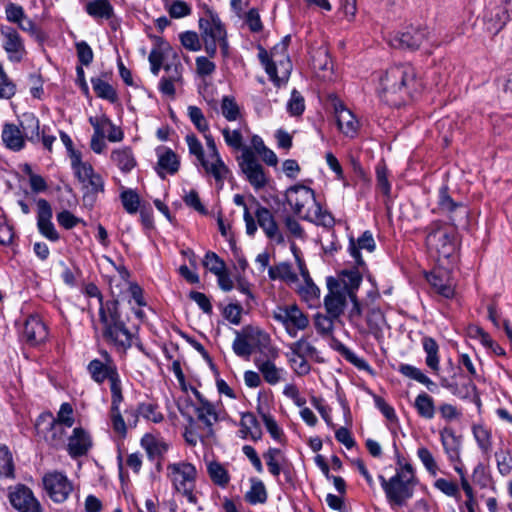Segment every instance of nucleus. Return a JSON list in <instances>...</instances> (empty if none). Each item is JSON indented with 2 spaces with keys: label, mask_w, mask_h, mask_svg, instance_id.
I'll return each mask as SVG.
<instances>
[{
  "label": "nucleus",
  "mask_w": 512,
  "mask_h": 512,
  "mask_svg": "<svg viewBox=\"0 0 512 512\" xmlns=\"http://www.w3.org/2000/svg\"><path fill=\"white\" fill-rule=\"evenodd\" d=\"M438 210L448 216L451 225L433 221L426 228V246L432 256L448 259L457 247L456 227L466 224L469 211L462 202L452 199L448 187L442 186L438 193Z\"/></svg>",
  "instance_id": "obj_1"
},
{
  "label": "nucleus",
  "mask_w": 512,
  "mask_h": 512,
  "mask_svg": "<svg viewBox=\"0 0 512 512\" xmlns=\"http://www.w3.org/2000/svg\"><path fill=\"white\" fill-rule=\"evenodd\" d=\"M119 305L117 299L106 301L99 308V320L104 341L125 352L132 346L133 335L121 318Z\"/></svg>",
  "instance_id": "obj_2"
},
{
  "label": "nucleus",
  "mask_w": 512,
  "mask_h": 512,
  "mask_svg": "<svg viewBox=\"0 0 512 512\" xmlns=\"http://www.w3.org/2000/svg\"><path fill=\"white\" fill-rule=\"evenodd\" d=\"M417 84L415 68L409 63H402L391 66L380 77L379 93L387 103L395 105L398 101L390 96L398 95L399 99L412 96V92L417 90Z\"/></svg>",
  "instance_id": "obj_3"
},
{
  "label": "nucleus",
  "mask_w": 512,
  "mask_h": 512,
  "mask_svg": "<svg viewBox=\"0 0 512 512\" xmlns=\"http://www.w3.org/2000/svg\"><path fill=\"white\" fill-rule=\"evenodd\" d=\"M378 478L392 509L405 506L413 497L416 485L411 484L409 480H404L399 475H394L389 479L379 475Z\"/></svg>",
  "instance_id": "obj_4"
},
{
  "label": "nucleus",
  "mask_w": 512,
  "mask_h": 512,
  "mask_svg": "<svg viewBox=\"0 0 512 512\" xmlns=\"http://www.w3.org/2000/svg\"><path fill=\"white\" fill-rule=\"evenodd\" d=\"M72 168L85 189L83 202L85 205L93 206L96 202L97 194L104 191V181L102 177L95 173L92 165L87 162L81 161Z\"/></svg>",
  "instance_id": "obj_5"
},
{
  "label": "nucleus",
  "mask_w": 512,
  "mask_h": 512,
  "mask_svg": "<svg viewBox=\"0 0 512 512\" xmlns=\"http://www.w3.org/2000/svg\"><path fill=\"white\" fill-rule=\"evenodd\" d=\"M429 34L427 27L410 25L394 34L389 42L395 49L416 51L428 40Z\"/></svg>",
  "instance_id": "obj_6"
},
{
  "label": "nucleus",
  "mask_w": 512,
  "mask_h": 512,
  "mask_svg": "<svg viewBox=\"0 0 512 512\" xmlns=\"http://www.w3.org/2000/svg\"><path fill=\"white\" fill-rule=\"evenodd\" d=\"M273 318L283 324L287 333L295 337L298 330H304L309 325L308 317L297 305L277 306Z\"/></svg>",
  "instance_id": "obj_7"
},
{
  "label": "nucleus",
  "mask_w": 512,
  "mask_h": 512,
  "mask_svg": "<svg viewBox=\"0 0 512 512\" xmlns=\"http://www.w3.org/2000/svg\"><path fill=\"white\" fill-rule=\"evenodd\" d=\"M35 427L43 434L45 441L53 448H59L65 443V426L54 421L52 413H42L36 420Z\"/></svg>",
  "instance_id": "obj_8"
},
{
  "label": "nucleus",
  "mask_w": 512,
  "mask_h": 512,
  "mask_svg": "<svg viewBox=\"0 0 512 512\" xmlns=\"http://www.w3.org/2000/svg\"><path fill=\"white\" fill-rule=\"evenodd\" d=\"M238 160L241 171L255 189L258 190L266 186L267 177L264 168L250 148L245 147Z\"/></svg>",
  "instance_id": "obj_9"
},
{
  "label": "nucleus",
  "mask_w": 512,
  "mask_h": 512,
  "mask_svg": "<svg viewBox=\"0 0 512 512\" xmlns=\"http://www.w3.org/2000/svg\"><path fill=\"white\" fill-rule=\"evenodd\" d=\"M42 481L46 493L57 503L64 502L73 489L66 475L58 471L46 473Z\"/></svg>",
  "instance_id": "obj_10"
},
{
  "label": "nucleus",
  "mask_w": 512,
  "mask_h": 512,
  "mask_svg": "<svg viewBox=\"0 0 512 512\" xmlns=\"http://www.w3.org/2000/svg\"><path fill=\"white\" fill-rule=\"evenodd\" d=\"M100 354L102 360L94 359L90 361L87 369L95 382L101 384L108 379L111 383L114 379L119 378L117 367L106 350H102Z\"/></svg>",
  "instance_id": "obj_11"
},
{
  "label": "nucleus",
  "mask_w": 512,
  "mask_h": 512,
  "mask_svg": "<svg viewBox=\"0 0 512 512\" xmlns=\"http://www.w3.org/2000/svg\"><path fill=\"white\" fill-rule=\"evenodd\" d=\"M327 287L329 292L324 298L326 312L338 319L344 312L348 295L341 291L340 283L333 277L327 279Z\"/></svg>",
  "instance_id": "obj_12"
},
{
  "label": "nucleus",
  "mask_w": 512,
  "mask_h": 512,
  "mask_svg": "<svg viewBox=\"0 0 512 512\" xmlns=\"http://www.w3.org/2000/svg\"><path fill=\"white\" fill-rule=\"evenodd\" d=\"M9 501L19 512H42L40 503L25 485H17L9 493Z\"/></svg>",
  "instance_id": "obj_13"
},
{
  "label": "nucleus",
  "mask_w": 512,
  "mask_h": 512,
  "mask_svg": "<svg viewBox=\"0 0 512 512\" xmlns=\"http://www.w3.org/2000/svg\"><path fill=\"white\" fill-rule=\"evenodd\" d=\"M1 35L4 38L3 49L7 53L8 59L13 63L21 62L26 50L19 33L12 27L4 26L1 28Z\"/></svg>",
  "instance_id": "obj_14"
},
{
  "label": "nucleus",
  "mask_w": 512,
  "mask_h": 512,
  "mask_svg": "<svg viewBox=\"0 0 512 512\" xmlns=\"http://www.w3.org/2000/svg\"><path fill=\"white\" fill-rule=\"evenodd\" d=\"M257 206L258 207L255 211L257 224L263 230L268 239L274 240L277 244H283L285 242L284 236L281 233L271 211L268 208L261 206L259 203Z\"/></svg>",
  "instance_id": "obj_15"
},
{
  "label": "nucleus",
  "mask_w": 512,
  "mask_h": 512,
  "mask_svg": "<svg viewBox=\"0 0 512 512\" xmlns=\"http://www.w3.org/2000/svg\"><path fill=\"white\" fill-rule=\"evenodd\" d=\"M286 202L295 215H300L303 208L310 202H315L314 190L302 184L291 186L286 191Z\"/></svg>",
  "instance_id": "obj_16"
},
{
  "label": "nucleus",
  "mask_w": 512,
  "mask_h": 512,
  "mask_svg": "<svg viewBox=\"0 0 512 512\" xmlns=\"http://www.w3.org/2000/svg\"><path fill=\"white\" fill-rule=\"evenodd\" d=\"M37 226L39 232L48 240L56 242L59 240V234L56 231L52 219V208L46 199L37 201Z\"/></svg>",
  "instance_id": "obj_17"
},
{
  "label": "nucleus",
  "mask_w": 512,
  "mask_h": 512,
  "mask_svg": "<svg viewBox=\"0 0 512 512\" xmlns=\"http://www.w3.org/2000/svg\"><path fill=\"white\" fill-rule=\"evenodd\" d=\"M48 336L46 325L38 316H29L23 326L22 338L30 346L43 343Z\"/></svg>",
  "instance_id": "obj_18"
},
{
  "label": "nucleus",
  "mask_w": 512,
  "mask_h": 512,
  "mask_svg": "<svg viewBox=\"0 0 512 512\" xmlns=\"http://www.w3.org/2000/svg\"><path fill=\"white\" fill-rule=\"evenodd\" d=\"M92 447L90 434L82 427L73 429L68 437L67 452L72 458L84 456Z\"/></svg>",
  "instance_id": "obj_19"
},
{
  "label": "nucleus",
  "mask_w": 512,
  "mask_h": 512,
  "mask_svg": "<svg viewBox=\"0 0 512 512\" xmlns=\"http://www.w3.org/2000/svg\"><path fill=\"white\" fill-rule=\"evenodd\" d=\"M168 470L171 473L175 489L195 483L197 471L191 463L181 462L170 464L168 465Z\"/></svg>",
  "instance_id": "obj_20"
},
{
  "label": "nucleus",
  "mask_w": 512,
  "mask_h": 512,
  "mask_svg": "<svg viewBox=\"0 0 512 512\" xmlns=\"http://www.w3.org/2000/svg\"><path fill=\"white\" fill-rule=\"evenodd\" d=\"M158 162L156 171L161 179H165L166 171L169 174H175L180 167V161L177 154L170 148L159 147L157 149Z\"/></svg>",
  "instance_id": "obj_21"
},
{
  "label": "nucleus",
  "mask_w": 512,
  "mask_h": 512,
  "mask_svg": "<svg viewBox=\"0 0 512 512\" xmlns=\"http://www.w3.org/2000/svg\"><path fill=\"white\" fill-rule=\"evenodd\" d=\"M441 443L448 459L453 463H461V438L455 435L453 429L445 427L440 431Z\"/></svg>",
  "instance_id": "obj_22"
},
{
  "label": "nucleus",
  "mask_w": 512,
  "mask_h": 512,
  "mask_svg": "<svg viewBox=\"0 0 512 512\" xmlns=\"http://www.w3.org/2000/svg\"><path fill=\"white\" fill-rule=\"evenodd\" d=\"M19 125L26 140L32 143L40 142V122L33 113H23L20 117Z\"/></svg>",
  "instance_id": "obj_23"
},
{
  "label": "nucleus",
  "mask_w": 512,
  "mask_h": 512,
  "mask_svg": "<svg viewBox=\"0 0 512 512\" xmlns=\"http://www.w3.org/2000/svg\"><path fill=\"white\" fill-rule=\"evenodd\" d=\"M427 281L440 296L450 299L455 294V289L448 276L444 272H432L427 275Z\"/></svg>",
  "instance_id": "obj_24"
},
{
  "label": "nucleus",
  "mask_w": 512,
  "mask_h": 512,
  "mask_svg": "<svg viewBox=\"0 0 512 512\" xmlns=\"http://www.w3.org/2000/svg\"><path fill=\"white\" fill-rule=\"evenodd\" d=\"M2 140L7 148L20 151L25 146V138L20 128L11 123H6L2 130Z\"/></svg>",
  "instance_id": "obj_25"
},
{
  "label": "nucleus",
  "mask_w": 512,
  "mask_h": 512,
  "mask_svg": "<svg viewBox=\"0 0 512 512\" xmlns=\"http://www.w3.org/2000/svg\"><path fill=\"white\" fill-rule=\"evenodd\" d=\"M336 121L339 130L347 136H353L356 133L358 122L353 113L347 108L336 107Z\"/></svg>",
  "instance_id": "obj_26"
},
{
  "label": "nucleus",
  "mask_w": 512,
  "mask_h": 512,
  "mask_svg": "<svg viewBox=\"0 0 512 512\" xmlns=\"http://www.w3.org/2000/svg\"><path fill=\"white\" fill-rule=\"evenodd\" d=\"M241 432L244 438L249 435L253 441H258L262 437V430L259 421L251 412H245L241 415Z\"/></svg>",
  "instance_id": "obj_27"
},
{
  "label": "nucleus",
  "mask_w": 512,
  "mask_h": 512,
  "mask_svg": "<svg viewBox=\"0 0 512 512\" xmlns=\"http://www.w3.org/2000/svg\"><path fill=\"white\" fill-rule=\"evenodd\" d=\"M340 284H343L341 291H344L348 296L356 294V290L359 288L362 282V275L357 269L343 270L339 274Z\"/></svg>",
  "instance_id": "obj_28"
},
{
  "label": "nucleus",
  "mask_w": 512,
  "mask_h": 512,
  "mask_svg": "<svg viewBox=\"0 0 512 512\" xmlns=\"http://www.w3.org/2000/svg\"><path fill=\"white\" fill-rule=\"evenodd\" d=\"M111 160L118 166L122 172H130L136 165L133 153L130 148L114 150L111 153Z\"/></svg>",
  "instance_id": "obj_29"
},
{
  "label": "nucleus",
  "mask_w": 512,
  "mask_h": 512,
  "mask_svg": "<svg viewBox=\"0 0 512 512\" xmlns=\"http://www.w3.org/2000/svg\"><path fill=\"white\" fill-rule=\"evenodd\" d=\"M488 22L491 24L489 30H494V33H498L506 23L509 21V13L506 6H497L485 16Z\"/></svg>",
  "instance_id": "obj_30"
},
{
  "label": "nucleus",
  "mask_w": 512,
  "mask_h": 512,
  "mask_svg": "<svg viewBox=\"0 0 512 512\" xmlns=\"http://www.w3.org/2000/svg\"><path fill=\"white\" fill-rule=\"evenodd\" d=\"M235 334L242 335L247 341L256 342L258 346L262 347H266L270 342V337L267 333L252 325L244 326L241 332L235 331Z\"/></svg>",
  "instance_id": "obj_31"
},
{
  "label": "nucleus",
  "mask_w": 512,
  "mask_h": 512,
  "mask_svg": "<svg viewBox=\"0 0 512 512\" xmlns=\"http://www.w3.org/2000/svg\"><path fill=\"white\" fill-rule=\"evenodd\" d=\"M267 490L264 483L256 478L251 479L250 490L246 492L245 499L250 504L265 503L267 501Z\"/></svg>",
  "instance_id": "obj_32"
},
{
  "label": "nucleus",
  "mask_w": 512,
  "mask_h": 512,
  "mask_svg": "<svg viewBox=\"0 0 512 512\" xmlns=\"http://www.w3.org/2000/svg\"><path fill=\"white\" fill-rule=\"evenodd\" d=\"M86 12L94 18L109 19L113 15V7L108 0H93L86 4Z\"/></svg>",
  "instance_id": "obj_33"
},
{
  "label": "nucleus",
  "mask_w": 512,
  "mask_h": 512,
  "mask_svg": "<svg viewBox=\"0 0 512 512\" xmlns=\"http://www.w3.org/2000/svg\"><path fill=\"white\" fill-rule=\"evenodd\" d=\"M257 368L261 372L264 380L270 384L275 385L281 380V369L277 368L271 360L255 361Z\"/></svg>",
  "instance_id": "obj_34"
},
{
  "label": "nucleus",
  "mask_w": 512,
  "mask_h": 512,
  "mask_svg": "<svg viewBox=\"0 0 512 512\" xmlns=\"http://www.w3.org/2000/svg\"><path fill=\"white\" fill-rule=\"evenodd\" d=\"M423 349L426 352V364L433 371L439 370V357L438 350L439 346L434 338L432 337H424L422 339Z\"/></svg>",
  "instance_id": "obj_35"
},
{
  "label": "nucleus",
  "mask_w": 512,
  "mask_h": 512,
  "mask_svg": "<svg viewBox=\"0 0 512 512\" xmlns=\"http://www.w3.org/2000/svg\"><path fill=\"white\" fill-rule=\"evenodd\" d=\"M141 445L146 450L150 459L162 456L168 450L166 443L158 441L148 434L141 439Z\"/></svg>",
  "instance_id": "obj_36"
},
{
  "label": "nucleus",
  "mask_w": 512,
  "mask_h": 512,
  "mask_svg": "<svg viewBox=\"0 0 512 512\" xmlns=\"http://www.w3.org/2000/svg\"><path fill=\"white\" fill-rule=\"evenodd\" d=\"M207 472L212 482L220 487H225L230 481L228 471L219 462H210L207 466Z\"/></svg>",
  "instance_id": "obj_37"
},
{
  "label": "nucleus",
  "mask_w": 512,
  "mask_h": 512,
  "mask_svg": "<svg viewBox=\"0 0 512 512\" xmlns=\"http://www.w3.org/2000/svg\"><path fill=\"white\" fill-rule=\"evenodd\" d=\"M195 412L198 420L203 422L212 432L213 424L218 421V414L214 405L211 402H205V405L196 407Z\"/></svg>",
  "instance_id": "obj_38"
},
{
  "label": "nucleus",
  "mask_w": 512,
  "mask_h": 512,
  "mask_svg": "<svg viewBox=\"0 0 512 512\" xmlns=\"http://www.w3.org/2000/svg\"><path fill=\"white\" fill-rule=\"evenodd\" d=\"M91 84L95 94L102 99L109 100L111 103L117 101V93L115 89L106 81L100 78H92Z\"/></svg>",
  "instance_id": "obj_39"
},
{
  "label": "nucleus",
  "mask_w": 512,
  "mask_h": 512,
  "mask_svg": "<svg viewBox=\"0 0 512 512\" xmlns=\"http://www.w3.org/2000/svg\"><path fill=\"white\" fill-rule=\"evenodd\" d=\"M415 408L418 414L426 419H432L435 415V406L432 397L426 393L419 394L415 399Z\"/></svg>",
  "instance_id": "obj_40"
},
{
  "label": "nucleus",
  "mask_w": 512,
  "mask_h": 512,
  "mask_svg": "<svg viewBox=\"0 0 512 512\" xmlns=\"http://www.w3.org/2000/svg\"><path fill=\"white\" fill-rule=\"evenodd\" d=\"M214 162L209 164V162L205 159L201 165L205 169V171L211 174L217 182L222 183L224 179L227 177L229 173L228 167L224 164L221 157L214 158Z\"/></svg>",
  "instance_id": "obj_41"
},
{
  "label": "nucleus",
  "mask_w": 512,
  "mask_h": 512,
  "mask_svg": "<svg viewBox=\"0 0 512 512\" xmlns=\"http://www.w3.org/2000/svg\"><path fill=\"white\" fill-rule=\"evenodd\" d=\"M472 431L479 448L488 455L492 449L491 432L482 425H474Z\"/></svg>",
  "instance_id": "obj_42"
},
{
  "label": "nucleus",
  "mask_w": 512,
  "mask_h": 512,
  "mask_svg": "<svg viewBox=\"0 0 512 512\" xmlns=\"http://www.w3.org/2000/svg\"><path fill=\"white\" fill-rule=\"evenodd\" d=\"M268 274L272 280L282 279L290 282L297 280V275L292 271L291 265L287 262L270 267Z\"/></svg>",
  "instance_id": "obj_43"
},
{
  "label": "nucleus",
  "mask_w": 512,
  "mask_h": 512,
  "mask_svg": "<svg viewBox=\"0 0 512 512\" xmlns=\"http://www.w3.org/2000/svg\"><path fill=\"white\" fill-rule=\"evenodd\" d=\"M0 477H14L12 454L5 445H0Z\"/></svg>",
  "instance_id": "obj_44"
},
{
  "label": "nucleus",
  "mask_w": 512,
  "mask_h": 512,
  "mask_svg": "<svg viewBox=\"0 0 512 512\" xmlns=\"http://www.w3.org/2000/svg\"><path fill=\"white\" fill-rule=\"evenodd\" d=\"M451 393L460 399L479 398L477 397V388L472 380H467L463 383H455Z\"/></svg>",
  "instance_id": "obj_45"
},
{
  "label": "nucleus",
  "mask_w": 512,
  "mask_h": 512,
  "mask_svg": "<svg viewBox=\"0 0 512 512\" xmlns=\"http://www.w3.org/2000/svg\"><path fill=\"white\" fill-rule=\"evenodd\" d=\"M222 115L228 121H235L240 115V109L236 100L232 96H224L221 100Z\"/></svg>",
  "instance_id": "obj_46"
},
{
  "label": "nucleus",
  "mask_w": 512,
  "mask_h": 512,
  "mask_svg": "<svg viewBox=\"0 0 512 512\" xmlns=\"http://www.w3.org/2000/svg\"><path fill=\"white\" fill-rule=\"evenodd\" d=\"M337 318H332L331 315H323L317 313L314 317V325L317 332L322 336H328L333 333L334 330V320Z\"/></svg>",
  "instance_id": "obj_47"
},
{
  "label": "nucleus",
  "mask_w": 512,
  "mask_h": 512,
  "mask_svg": "<svg viewBox=\"0 0 512 512\" xmlns=\"http://www.w3.org/2000/svg\"><path fill=\"white\" fill-rule=\"evenodd\" d=\"M281 455V450L278 448L270 447L264 454L263 458L266 460V464L269 472L274 477H279L282 467L278 461V457Z\"/></svg>",
  "instance_id": "obj_48"
},
{
  "label": "nucleus",
  "mask_w": 512,
  "mask_h": 512,
  "mask_svg": "<svg viewBox=\"0 0 512 512\" xmlns=\"http://www.w3.org/2000/svg\"><path fill=\"white\" fill-rule=\"evenodd\" d=\"M290 349L292 354L299 358L313 356L317 352L316 348L307 342L304 338H301L298 341L292 343L290 345Z\"/></svg>",
  "instance_id": "obj_49"
},
{
  "label": "nucleus",
  "mask_w": 512,
  "mask_h": 512,
  "mask_svg": "<svg viewBox=\"0 0 512 512\" xmlns=\"http://www.w3.org/2000/svg\"><path fill=\"white\" fill-rule=\"evenodd\" d=\"M137 412L154 423H159L163 420V415L158 411V406L156 404L141 403L137 408Z\"/></svg>",
  "instance_id": "obj_50"
},
{
  "label": "nucleus",
  "mask_w": 512,
  "mask_h": 512,
  "mask_svg": "<svg viewBox=\"0 0 512 512\" xmlns=\"http://www.w3.org/2000/svg\"><path fill=\"white\" fill-rule=\"evenodd\" d=\"M203 266L213 274H219L226 269L225 262L214 252L208 251L203 260Z\"/></svg>",
  "instance_id": "obj_51"
},
{
  "label": "nucleus",
  "mask_w": 512,
  "mask_h": 512,
  "mask_svg": "<svg viewBox=\"0 0 512 512\" xmlns=\"http://www.w3.org/2000/svg\"><path fill=\"white\" fill-rule=\"evenodd\" d=\"M232 349L237 356L246 359H248L253 352L252 344L244 339L242 335L238 334H236V338L233 341Z\"/></svg>",
  "instance_id": "obj_52"
},
{
  "label": "nucleus",
  "mask_w": 512,
  "mask_h": 512,
  "mask_svg": "<svg viewBox=\"0 0 512 512\" xmlns=\"http://www.w3.org/2000/svg\"><path fill=\"white\" fill-rule=\"evenodd\" d=\"M54 421L64 425L65 427H72L74 425L73 407L70 403H62Z\"/></svg>",
  "instance_id": "obj_53"
},
{
  "label": "nucleus",
  "mask_w": 512,
  "mask_h": 512,
  "mask_svg": "<svg viewBox=\"0 0 512 512\" xmlns=\"http://www.w3.org/2000/svg\"><path fill=\"white\" fill-rule=\"evenodd\" d=\"M287 110L292 116H300L305 110L304 98L297 90H293L287 104Z\"/></svg>",
  "instance_id": "obj_54"
},
{
  "label": "nucleus",
  "mask_w": 512,
  "mask_h": 512,
  "mask_svg": "<svg viewBox=\"0 0 512 512\" xmlns=\"http://www.w3.org/2000/svg\"><path fill=\"white\" fill-rule=\"evenodd\" d=\"M173 58L176 60L172 63L165 64L164 70L169 74L166 78L174 83L182 82V70L183 66L178 60V56L173 52Z\"/></svg>",
  "instance_id": "obj_55"
},
{
  "label": "nucleus",
  "mask_w": 512,
  "mask_h": 512,
  "mask_svg": "<svg viewBox=\"0 0 512 512\" xmlns=\"http://www.w3.org/2000/svg\"><path fill=\"white\" fill-rule=\"evenodd\" d=\"M417 455L427 471L435 476L438 471V466L432 453L426 447H420L417 450Z\"/></svg>",
  "instance_id": "obj_56"
},
{
  "label": "nucleus",
  "mask_w": 512,
  "mask_h": 512,
  "mask_svg": "<svg viewBox=\"0 0 512 512\" xmlns=\"http://www.w3.org/2000/svg\"><path fill=\"white\" fill-rule=\"evenodd\" d=\"M376 180L377 186L382 191V193L385 195H389L391 185L388 181V172L386 165L383 162L378 163L376 166Z\"/></svg>",
  "instance_id": "obj_57"
},
{
  "label": "nucleus",
  "mask_w": 512,
  "mask_h": 512,
  "mask_svg": "<svg viewBox=\"0 0 512 512\" xmlns=\"http://www.w3.org/2000/svg\"><path fill=\"white\" fill-rule=\"evenodd\" d=\"M123 207L128 213H136L139 207V196L133 190H126L121 193Z\"/></svg>",
  "instance_id": "obj_58"
},
{
  "label": "nucleus",
  "mask_w": 512,
  "mask_h": 512,
  "mask_svg": "<svg viewBox=\"0 0 512 512\" xmlns=\"http://www.w3.org/2000/svg\"><path fill=\"white\" fill-rule=\"evenodd\" d=\"M499 473L503 476L508 475L512 470V456L509 451H497L495 453Z\"/></svg>",
  "instance_id": "obj_59"
},
{
  "label": "nucleus",
  "mask_w": 512,
  "mask_h": 512,
  "mask_svg": "<svg viewBox=\"0 0 512 512\" xmlns=\"http://www.w3.org/2000/svg\"><path fill=\"white\" fill-rule=\"evenodd\" d=\"M188 115L191 120V122L195 125V127L200 132H205L208 130V123L204 117L203 112L200 108L196 106H189L188 107Z\"/></svg>",
  "instance_id": "obj_60"
},
{
  "label": "nucleus",
  "mask_w": 512,
  "mask_h": 512,
  "mask_svg": "<svg viewBox=\"0 0 512 512\" xmlns=\"http://www.w3.org/2000/svg\"><path fill=\"white\" fill-rule=\"evenodd\" d=\"M181 44L190 51H198L201 49L199 36L196 32L185 31L179 35Z\"/></svg>",
  "instance_id": "obj_61"
},
{
  "label": "nucleus",
  "mask_w": 512,
  "mask_h": 512,
  "mask_svg": "<svg viewBox=\"0 0 512 512\" xmlns=\"http://www.w3.org/2000/svg\"><path fill=\"white\" fill-rule=\"evenodd\" d=\"M76 51L79 62L82 65L88 66L93 61V51L91 47L85 41H80L76 43Z\"/></svg>",
  "instance_id": "obj_62"
},
{
  "label": "nucleus",
  "mask_w": 512,
  "mask_h": 512,
  "mask_svg": "<svg viewBox=\"0 0 512 512\" xmlns=\"http://www.w3.org/2000/svg\"><path fill=\"white\" fill-rule=\"evenodd\" d=\"M5 13H6L7 20L11 23L19 24L26 18V15L24 13V9L22 8V6L14 4V3H9L6 6Z\"/></svg>",
  "instance_id": "obj_63"
},
{
  "label": "nucleus",
  "mask_w": 512,
  "mask_h": 512,
  "mask_svg": "<svg viewBox=\"0 0 512 512\" xmlns=\"http://www.w3.org/2000/svg\"><path fill=\"white\" fill-rule=\"evenodd\" d=\"M186 142L189 148V152L195 155L200 164L205 160L203 146L194 134L186 136Z\"/></svg>",
  "instance_id": "obj_64"
}]
</instances>
